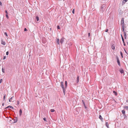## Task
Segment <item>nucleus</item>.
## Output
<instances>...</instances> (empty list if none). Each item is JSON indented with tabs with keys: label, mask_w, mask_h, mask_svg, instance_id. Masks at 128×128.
I'll list each match as a JSON object with an SVG mask.
<instances>
[{
	"label": "nucleus",
	"mask_w": 128,
	"mask_h": 128,
	"mask_svg": "<svg viewBox=\"0 0 128 128\" xmlns=\"http://www.w3.org/2000/svg\"><path fill=\"white\" fill-rule=\"evenodd\" d=\"M99 118L100 119L101 121H102L103 120V119L100 115L99 116Z\"/></svg>",
	"instance_id": "nucleus-12"
},
{
	"label": "nucleus",
	"mask_w": 128,
	"mask_h": 128,
	"mask_svg": "<svg viewBox=\"0 0 128 128\" xmlns=\"http://www.w3.org/2000/svg\"><path fill=\"white\" fill-rule=\"evenodd\" d=\"M36 20L37 21H38L39 20V18L38 17V16H36Z\"/></svg>",
	"instance_id": "nucleus-21"
},
{
	"label": "nucleus",
	"mask_w": 128,
	"mask_h": 128,
	"mask_svg": "<svg viewBox=\"0 0 128 128\" xmlns=\"http://www.w3.org/2000/svg\"><path fill=\"white\" fill-rule=\"evenodd\" d=\"M122 41H123V44H124V46H126V44H125V42L124 41V38H123V37L122 36Z\"/></svg>",
	"instance_id": "nucleus-9"
},
{
	"label": "nucleus",
	"mask_w": 128,
	"mask_h": 128,
	"mask_svg": "<svg viewBox=\"0 0 128 128\" xmlns=\"http://www.w3.org/2000/svg\"><path fill=\"white\" fill-rule=\"evenodd\" d=\"M1 44L3 45H5L6 44V42H5L3 40H2Z\"/></svg>",
	"instance_id": "nucleus-10"
},
{
	"label": "nucleus",
	"mask_w": 128,
	"mask_h": 128,
	"mask_svg": "<svg viewBox=\"0 0 128 128\" xmlns=\"http://www.w3.org/2000/svg\"><path fill=\"white\" fill-rule=\"evenodd\" d=\"M124 24V19L123 18L122 19L120 24L121 25Z\"/></svg>",
	"instance_id": "nucleus-5"
},
{
	"label": "nucleus",
	"mask_w": 128,
	"mask_h": 128,
	"mask_svg": "<svg viewBox=\"0 0 128 128\" xmlns=\"http://www.w3.org/2000/svg\"><path fill=\"white\" fill-rule=\"evenodd\" d=\"M82 102L83 104H84V105L85 104L83 100H82Z\"/></svg>",
	"instance_id": "nucleus-30"
},
{
	"label": "nucleus",
	"mask_w": 128,
	"mask_h": 128,
	"mask_svg": "<svg viewBox=\"0 0 128 128\" xmlns=\"http://www.w3.org/2000/svg\"><path fill=\"white\" fill-rule=\"evenodd\" d=\"M67 82L66 81H65V87H64V82H61V86L62 89L63 93L64 94H65V91H66V88L67 85Z\"/></svg>",
	"instance_id": "nucleus-1"
},
{
	"label": "nucleus",
	"mask_w": 128,
	"mask_h": 128,
	"mask_svg": "<svg viewBox=\"0 0 128 128\" xmlns=\"http://www.w3.org/2000/svg\"><path fill=\"white\" fill-rule=\"evenodd\" d=\"M122 112L123 114H125V111L124 110H122Z\"/></svg>",
	"instance_id": "nucleus-25"
},
{
	"label": "nucleus",
	"mask_w": 128,
	"mask_h": 128,
	"mask_svg": "<svg viewBox=\"0 0 128 128\" xmlns=\"http://www.w3.org/2000/svg\"><path fill=\"white\" fill-rule=\"evenodd\" d=\"M24 31H26L27 30L26 29V28H25L24 29Z\"/></svg>",
	"instance_id": "nucleus-38"
},
{
	"label": "nucleus",
	"mask_w": 128,
	"mask_h": 128,
	"mask_svg": "<svg viewBox=\"0 0 128 128\" xmlns=\"http://www.w3.org/2000/svg\"><path fill=\"white\" fill-rule=\"evenodd\" d=\"M88 36L89 37L90 36V33H89L88 34Z\"/></svg>",
	"instance_id": "nucleus-40"
},
{
	"label": "nucleus",
	"mask_w": 128,
	"mask_h": 128,
	"mask_svg": "<svg viewBox=\"0 0 128 128\" xmlns=\"http://www.w3.org/2000/svg\"><path fill=\"white\" fill-rule=\"evenodd\" d=\"M126 2V1H125V0H123L122 2V4H124Z\"/></svg>",
	"instance_id": "nucleus-20"
},
{
	"label": "nucleus",
	"mask_w": 128,
	"mask_h": 128,
	"mask_svg": "<svg viewBox=\"0 0 128 128\" xmlns=\"http://www.w3.org/2000/svg\"><path fill=\"white\" fill-rule=\"evenodd\" d=\"M5 12L6 14H8V13L6 10Z\"/></svg>",
	"instance_id": "nucleus-34"
},
{
	"label": "nucleus",
	"mask_w": 128,
	"mask_h": 128,
	"mask_svg": "<svg viewBox=\"0 0 128 128\" xmlns=\"http://www.w3.org/2000/svg\"><path fill=\"white\" fill-rule=\"evenodd\" d=\"M4 35H5L6 36H8V35H7V33L6 32H5L4 33Z\"/></svg>",
	"instance_id": "nucleus-29"
},
{
	"label": "nucleus",
	"mask_w": 128,
	"mask_h": 128,
	"mask_svg": "<svg viewBox=\"0 0 128 128\" xmlns=\"http://www.w3.org/2000/svg\"><path fill=\"white\" fill-rule=\"evenodd\" d=\"M19 104H20L19 101H17V104L18 105H19Z\"/></svg>",
	"instance_id": "nucleus-28"
},
{
	"label": "nucleus",
	"mask_w": 128,
	"mask_h": 128,
	"mask_svg": "<svg viewBox=\"0 0 128 128\" xmlns=\"http://www.w3.org/2000/svg\"><path fill=\"white\" fill-rule=\"evenodd\" d=\"M72 13L73 14L74 13V9L72 11Z\"/></svg>",
	"instance_id": "nucleus-33"
},
{
	"label": "nucleus",
	"mask_w": 128,
	"mask_h": 128,
	"mask_svg": "<svg viewBox=\"0 0 128 128\" xmlns=\"http://www.w3.org/2000/svg\"><path fill=\"white\" fill-rule=\"evenodd\" d=\"M120 55H121V56H122V58H123V56L122 53L121 52H120Z\"/></svg>",
	"instance_id": "nucleus-23"
},
{
	"label": "nucleus",
	"mask_w": 128,
	"mask_h": 128,
	"mask_svg": "<svg viewBox=\"0 0 128 128\" xmlns=\"http://www.w3.org/2000/svg\"><path fill=\"white\" fill-rule=\"evenodd\" d=\"M0 5L1 6H2V3L1 2H0Z\"/></svg>",
	"instance_id": "nucleus-44"
},
{
	"label": "nucleus",
	"mask_w": 128,
	"mask_h": 128,
	"mask_svg": "<svg viewBox=\"0 0 128 128\" xmlns=\"http://www.w3.org/2000/svg\"><path fill=\"white\" fill-rule=\"evenodd\" d=\"M124 36L125 39H126V34L125 32L124 33Z\"/></svg>",
	"instance_id": "nucleus-15"
},
{
	"label": "nucleus",
	"mask_w": 128,
	"mask_h": 128,
	"mask_svg": "<svg viewBox=\"0 0 128 128\" xmlns=\"http://www.w3.org/2000/svg\"><path fill=\"white\" fill-rule=\"evenodd\" d=\"M57 28L58 29H60V26H57Z\"/></svg>",
	"instance_id": "nucleus-31"
},
{
	"label": "nucleus",
	"mask_w": 128,
	"mask_h": 128,
	"mask_svg": "<svg viewBox=\"0 0 128 128\" xmlns=\"http://www.w3.org/2000/svg\"><path fill=\"white\" fill-rule=\"evenodd\" d=\"M4 103H2V106H4Z\"/></svg>",
	"instance_id": "nucleus-43"
},
{
	"label": "nucleus",
	"mask_w": 128,
	"mask_h": 128,
	"mask_svg": "<svg viewBox=\"0 0 128 128\" xmlns=\"http://www.w3.org/2000/svg\"><path fill=\"white\" fill-rule=\"evenodd\" d=\"M2 79H1L0 80V84L2 82Z\"/></svg>",
	"instance_id": "nucleus-37"
},
{
	"label": "nucleus",
	"mask_w": 128,
	"mask_h": 128,
	"mask_svg": "<svg viewBox=\"0 0 128 128\" xmlns=\"http://www.w3.org/2000/svg\"><path fill=\"white\" fill-rule=\"evenodd\" d=\"M112 48L113 50H114L115 49L114 45L113 44L112 46Z\"/></svg>",
	"instance_id": "nucleus-14"
},
{
	"label": "nucleus",
	"mask_w": 128,
	"mask_h": 128,
	"mask_svg": "<svg viewBox=\"0 0 128 128\" xmlns=\"http://www.w3.org/2000/svg\"><path fill=\"white\" fill-rule=\"evenodd\" d=\"M6 58V56H4V58H3V59L4 60Z\"/></svg>",
	"instance_id": "nucleus-41"
},
{
	"label": "nucleus",
	"mask_w": 128,
	"mask_h": 128,
	"mask_svg": "<svg viewBox=\"0 0 128 128\" xmlns=\"http://www.w3.org/2000/svg\"><path fill=\"white\" fill-rule=\"evenodd\" d=\"M121 25L122 26V31L123 32H124V28H125L124 24H121Z\"/></svg>",
	"instance_id": "nucleus-8"
},
{
	"label": "nucleus",
	"mask_w": 128,
	"mask_h": 128,
	"mask_svg": "<svg viewBox=\"0 0 128 128\" xmlns=\"http://www.w3.org/2000/svg\"><path fill=\"white\" fill-rule=\"evenodd\" d=\"M124 108L127 110H128V106H125L124 107Z\"/></svg>",
	"instance_id": "nucleus-19"
},
{
	"label": "nucleus",
	"mask_w": 128,
	"mask_h": 128,
	"mask_svg": "<svg viewBox=\"0 0 128 128\" xmlns=\"http://www.w3.org/2000/svg\"><path fill=\"white\" fill-rule=\"evenodd\" d=\"M56 40V42L57 43V44H60V43L59 42V39L58 38H57Z\"/></svg>",
	"instance_id": "nucleus-11"
},
{
	"label": "nucleus",
	"mask_w": 128,
	"mask_h": 128,
	"mask_svg": "<svg viewBox=\"0 0 128 128\" xmlns=\"http://www.w3.org/2000/svg\"><path fill=\"white\" fill-rule=\"evenodd\" d=\"M64 38H61L60 40V43L62 44L64 42Z\"/></svg>",
	"instance_id": "nucleus-4"
},
{
	"label": "nucleus",
	"mask_w": 128,
	"mask_h": 128,
	"mask_svg": "<svg viewBox=\"0 0 128 128\" xmlns=\"http://www.w3.org/2000/svg\"><path fill=\"white\" fill-rule=\"evenodd\" d=\"M2 72H3L4 73V68H2Z\"/></svg>",
	"instance_id": "nucleus-26"
},
{
	"label": "nucleus",
	"mask_w": 128,
	"mask_h": 128,
	"mask_svg": "<svg viewBox=\"0 0 128 128\" xmlns=\"http://www.w3.org/2000/svg\"><path fill=\"white\" fill-rule=\"evenodd\" d=\"M8 54H9V53H8V52H7L6 53V55H8Z\"/></svg>",
	"instance_id": "nucleus-36"
},
{
	"label": "nucleus",
	"mask_w": 128,
	"mask_h": 128,
	"mask_svg": "<svg viewBox=\"0 0 128 128\" xmlns=\"http://www.w3.org/2000/svg\"><path fill=\"white\" fill-rule=\"evenodd\" d=\"M106 125L107 127L108 128V122H106Z\"/></svg>",
	"instance_id": "nucleus-32"
},
{
	"label": "nucleus",
	"mask_w": 128,
	"mask_h": 128,
	"mask_svg": "<svg viewBox=\"0 0 128 128\" xmlns=\"http://www.w3.org/2000/svg\"><path fill=\"white\" fill-rule=\"evenodd\" d=\"M108 31V29H106V30L105 32H107Z\"/></svg>",
	"instance_id": "nucleus-39"
},
{
	"label": "nucleus",
	"mask_w": 128,
	"mask_h": 128,
	"mask_svg": "<svg viewBox=\"0 0 128 128\" xmlns=\"http://www.w3.org/2000/svg\"><path fill=\"white\" fill-rule=\"evenodd\" d=\"M43 120H44L45 121H46V118H43Z\"/></svg>",
	"instance_id": "nucleus-35"
},
{
	"label": "nucleus",
	"mask_w": 128,
	"mask_h": 128,
	"mask_svg": "<svg viewBox=\"0 0 128 128\" xmlns=\"http://www.w3.org/2000/svg\"><path fill=\"white\" fill-rule=\"evenodd\" d=\"M124 51H125V52L126 53H127V52H126V50L125 49H124Z\"/></svg>",
	"instance_id": "nucleus-42"
},
{
	"label": "nucleus",
	"mask_w": 128,
	"mask_h": 128,
	"mask_svg": "<svg viewBox=\"0 0 128 128\" xmlns=\"http://www.w3.org/2000/svg\"><path fill=\"white\" fill-rule=\"evenodd\" d=\"M84 106L85 107V108H87V107H86V106L85 105H84Z\"/></svg>",
	"instance_id": "nucleus-45"
},
{
	"label": "nucleus",
	"mask_w": 128,
	"mask_h": 128,
	"mask_svg": "<svg viewBox=\"0 0 128 128\" xmlns=\"http://www.w3.org/2000/svg\"><path fill=\"white\" fill-rule=\"evenodd\" d=\"M50 110L51 112H54L55 111L54 110V109H51V110Z\"/></svg>",
	"instance_id": "nucleus-22"
},
{
	"label": "nucleus",
	"mask_w": 128,
	"mask_h": 128,
	"mask_svg": "<svg viewBox=\"0 0 128 128\" xmlns=\"http://www.w3.org/2000/svg\"><path fill=\"white\" fill-rule=\"evenodd\" d=\"M106 8V7H105V6L104 5L101 7L100 10L102 12H103L105 11Z\"/></svg>",
	"instance_id": "nucleus-2"
},
{
	"label": "nucleus",
	"mask_w": 128,
	"mask_h": 128,
	"mask_svg": "<svg viewBox=\"0 0 128 128\" xmlns=\"http://www.w3.org/2000/svg\"><path fill=\"white\" fill-rule=\"evenodd\" d=\"M120 72L121 74H123L124 73V70L122 69L120 70Z\"/></svg>",
	"instance_id": "nucleus-13"
},
{
	"label": "nucleus",
	"mask_w": 128,
	"mask_h": 128,
	"mask_svg": "<svg viewBox=\"0 0 128 128\" xmlns=\"http://www.w3.org/2000/svg\"><path fill=\"white\" fill-rule=\"evenodd\" d=\"M9 108L14 109L13 108L12 106H9L5 108L4 109L5 110V109H8Z\"/></svg>",
	"instance_id": "nucleus-7"
},
{
	"label": "nucleus",
	"mask_w": 128,
	"mask_h": 128,
	"mask_svg": "<svg viewBox=\"0 0 128 128\" xmlns=\"http://www.w3.org/2000/svg\"><path fill=\"white\" fill-rule=\"evenodd\" d=\"M117 60L118 65L120 66V63L118 58H117Z\"/></svg>",
	"instance_id": "nucleus-6"
},
{
	"label": "nucleus",
	"mask_w": 128,
	"mask_h": 128,
	"mask_svg": "<svg viewBox=\"0 0 128 128\" xmlns=\"http://www.w3.org/2000/svg\"><path fill=\"white\" fill-rule=\"evenodd\" d=\"M14 97V96H13L11 97L9 99V102H14V99L13 98Z\"/></svg>",
	"instance_id": "nucleus-3"
},
{
	"label": "nucleus",
	"mask_w": 128,
	"mask_h": 128,
	"mask_svg": "<svg viewBox=\"0 0 128 128\" xmlns=\"http://www.w3.org/2000/svg\"><path fill=\"white\" fill-rule=\"evenodd\" d=\"M4 98H3V100H5V98L6 94H4Z\"/></svg>",
	"instance_id": "nucleus-18"
},
{
	"label": "nucleus",
	"mask_w": 128,
	"mask_h": 128,
	"mask_svg": "<svg viewBox=\"0 0 128 128\" xmlns=\"http://www.w3.org/2000/svg\"><path fill=\"white\" fill-rule=\"evenodd\" d=\"M20 115L21 116L22 113V110L21 109H20L19 110Z\"/></svg>",
	"instance_id": "nucleus-16"
},
{
	"label": "nucleus",
	"mask_w": 128,
	"mask_h": 128,
	"mask_svg": "<svg viewBox=\"0 0 128 128\" xmlns=\"http://www.w3.org/2000/svg\"><path fill=\"white\" fill-rule=\"evenodd\" d=\"M113 93L115 95H116L117 93L115 91H113Z\"/></svg>",
	"instance_id": "nucleus-24"
},
{
	"label": "nucleus",
	"mask_w": 128,
	"mask_h": 128,
	"mask_svg": "<svg viewBox=\"0 0 128 128\" xmlns=\"http://www.w3.org/2000/svg\"><path fill=\"white\" fill-rule=\"evenodd\" d=\"M79 76H78L77 77V80H76V82L77 83H78L79 82Z\"/></svg>",
	"instance_id": "nucleus-17"
},
{
	"label": "nucleus",
	"mask_w": 128,
	"mask_h": 128,
	"mask_svg": "<svg viewBox=\"0 0 128 128\" xmlns=\"http://www.w3.org/2000/svg\"><path fill=\"white\" fill-rule=\"evenodd\" d=\"M6 18L7 19H8V18L9 17H8V14H6Z\"/></svg>",
	"instance_id": "nucleus-27"
}]
</instances>
